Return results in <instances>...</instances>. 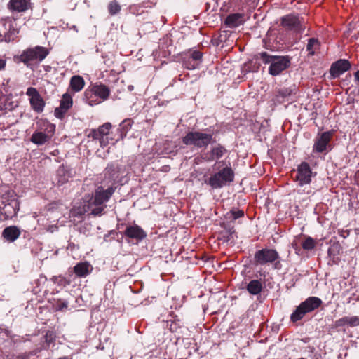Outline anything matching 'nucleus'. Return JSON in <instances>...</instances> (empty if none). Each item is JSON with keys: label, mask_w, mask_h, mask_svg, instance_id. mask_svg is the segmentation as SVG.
Wrapping results in <instances>:
<instances>
[{"label": "nucleus", "mask_w": 359, "mask_h": 359, "mask_svg": "<svg viewBox=\"0 0 359 359\" xmlns=\"http://www.w3.org/2000/svg\"><path fill=\"white\" fill-rule=\"evenodd\" d=\"M50 50L44 46H36L29 47L21 52L20 55L14 56L16 62H22L27 67L34 69L46 59Z\"/></svg>", "instance_id": "nucleus-1"}, {"label": "nucleus", "mask_w": 359, "mask_h": 359, "mask_svg": "<svg viewBox=\"0 0 359 359\" xmlns=\"http://www.w3.org/2000/svg\"><path fill=\"white\" fill-rule=\"evenodd\" d=\"M257 58L262 60L264 64H270L269 73L272 76H278L290 66L288 56L271 55L266 52L257 54Z\"/></svg>", "instance_id": "nucleus-2"}, {"label": "nucleus", "mask_w": 359, "mask_h": 359, "mask_svg": "<svg viewBox=\"0 0 359 359\" xmlns=\"http://www.w3.org/2000/svg\"><path fill=\"white\" fill-rule=\"evenodd\" d=\"M18 210L19 203L13 191L7 190L0 196V214L4 217V219L16 216Z\"/></svg>", "instance_id": "nucleus-3"}, {"label": "nucleus", "mask_w": 359, "mask_h": 359, "mask_svg": "<svg viewBox=\"0 0 359 359\" xmlns=\"http://www.w3.org/2000/svg\"><path fill=\"white\" fill-rule=\"evenodd\" d=\"M323 304L322 300L316 297H310L302 302L290 315V320L297 323L307 313L318 309Z\"/></svg>", "instance_id": "nucleus-4"}, {"label": "nucleus", "mask_w": 359, "mask_h": 359, "mask_svg": "<svg viewBox=\"0 0 359 359\" xmlns=\"http://www.w3.org/2000/svg\"><path fill=\"white\" fill-rule=\"evenodd\" d=\"M254 261L256 265L262 266L271 264L275 269L281 268L280 257L275 249L266 248L256 251Z\"/></svg>", "instance_id": "nucleus-5"}, {"label": "nucleus", "mask_w": 359, "mask_h": 359, "mask_svg": "<svg viewBox=\"0 0 359 359\" xmlns=\"http://www.w3.org/2000/svg\"><path fill=\"white\" fill-rule=\"evenodd\" d=\"M234 172L230 166H226L205 180L212 189H221L234 180Z\"/></svg>", "instance_id": "nucleus-6"}, {"label": "nucleus", "mask_w": 359, "mask_h": 359, "mask_svg": "<svg viewBox=\"0 0 359 359\" xmlns=\"http://www.w3.org/2000/svg\"><path fill=\"white\" fill-rule=\"evenodd\" d=\"M213 135L210 133H205L199 131L189 132L182 138V142L186 145H191L198 148L206 147L212 142Z\"/></svg>", "instance_id": "nucleus-7"}, {"label": "nucleus", "mask_w": 359, "mask_h": 359, "mask_svg": "<svg viewBox=\"0 0 359 359\" xmlns=\"http://www.w3.org/2000/svg\"><path fill=\"white\" fill-rule=\"evenodd\" d=\"M293 174H294V176H293L294 181L301 187L309 184L312 177L316 175L312 172L309 164L306 162H302L297 170H293Z\"/></svg>", "instance_id": "nucleus-8"}, {"label": "nucleus", "mask_w": 359, "mask_h": 359, "mask_svg": "<svg viewBox=\"0 0 359 359\" xmlns=\"http://www.w3.org/2000/svg\"><path fill=\"white\" fill-rule=\"evenodd\" d=\"M44 131H35L31 138L30 141L36 145H43L48 142L55 132V125L48 122H43V123Z\"/></svg>", "instance_id": "nucleus-9"}, {"label": "nucleus", "mask_w": 359, "mask_h": 359, "mask_svg": "<svg viewBox=\"0 0 359 359\" xmlns=\"http://www.w3.org/2000/svg\"><path fill=\"white\" fill-rule=\"evenodd\" d=\"M281 25L287 30L301 33L304 29L302 18L294 14H288L281 18Z\"/></svg>", "instance_id": "nucleus-10"}, {"label": "nucleus", "mask_w": 359, "mask_h": 359, "mask_svg": "<svg viewBox=\"0 0 359 359\" xmlns=\"http://www.w3.org/2000/svg\"><path fill=\"white\" fill-rule=\"evenodd\" d=\"M111 128L110 123H105L100 126L97 129L90 130L88 137H91L93 140H98L101 147H105L108 144V138L107 136L109 135Z\"/></svg>", "instance_id": "nucleus-11"}, {"label": "nucleus", "mask_w": 359, "mask_h": 359, "mask_svg": "<svg viewBox=\"0 0 359 359\" xmlns=\"http://www.w3.org/2000/svg\"><path fill=\"white\" fill-rule=\"evenodd\" d=\"M115 189L113 187H110L107 189H104L102 187H97L93 197L89 202L90 207L93 205H103L114 194Z\"/></svg>", "instance_id": "nucleus-12"}, {"label": "nucleus", "mask_w": 359, "mask_h": 359, "mask_svg": "<svg viewBox=\"0 0 359 359\" xmlns=\"http://www.w3.org/2000/svg\"><path fill=\"white\" fill-rule=\"evenodd\" d=\"M334 135V131L330 130L318 134L313 147V151L317 153H323L330 147V142Z\"/></svg>", "instance_id": "nucleus-13"}, {"label": "nucleus", "mask_w": 359, "mask_h": 359, "mask_svg": "<svg viewBox=\"0 0 359 359\" xmlns=\"http://www.w3.org/2000/svg\"><path fill=\"white\" fill-rule=\"evenodd\" d=\"M26 95L29 97V103L32 109L37 113H41L45 107V102L36 88L29 87Z\"/></svg>", "instance_id": "nucleus-14"}, {"label": "nucleus", "mask_w": 359, "mask_h": 359, "mask_svg": "<svg viewBox=\"0 0 359 359\" xmlns=\"http://www.w3.org/2000/svg\"><path fill=\"white\" fill-rule=\"evenodd\" d=\"M72 104L73 100L72 96L67 93L63 94L60 100V107H57L54 111L55 116L62 119L64 118L67 111L72 107Z\"/></svg>", "instance_id": "nucleus-15"}, {"label": "nucleus", "mask_w": 359, "mask_h": 359, "mask_svg": "<svg viewBox=\"0 0 359 359\" xmlns=\"http://www.w3.org/2000/svg\"><path fill=\"white\" fill-rule=\"evenodd\" d=\"M123 234L126 237L137 241H142L147 237V233L142 227L137 224L128 225Z\"/></svg>", "instance_id": "nucleus-16"}, {"label": "nucleus", "mask_w": 359, "mask_h": 359, "mask_svg": "<svg viewBox=\"0 0 359 359\" xmlns=\"http://www.w3.org/2000/svg\"><path fill=\"white\" fill-rule=\"evenodd\" d=\"M350 68L351 64L349 61L341 59L332 65L330 72L333 78H337L341 74L348 71Z\"/></svg>", "instance_id": "nucleus-17"}, {"label": "nucleus", "mask_w": 359, "mask_h": 359, "mask_svg": "<svg viewBox=\"0 0 359 359\" xmlns=\"http://www.w3.org/2000/svg\"><path fill=\"white\" fill-rule=\"evenodd\" d=\"M227 153V149L224 146L218 144L212 147L209 152H208L204 157L206 161H213L221 158L224 154Z\"/></svg>", "instance_id": "nucleus-18"}, {"label": "nucleus", "mask_w": 359, "mask_h": 359, "mask_svg": "<svg viewBox=\"0 0 359 359\" xmlns=\"http://www.w3.org/2000/svg\"><path fill=\"white\" fill-rule=\"evenodd\" d=\"M31 7L30 0H10L8 8L12 11L25 12Z\"/></svg>", "instance_id": "nucleus-19"}, {"label": "nucleus", "mask_w": 359, "mask_h": 359, "mask_svg": "<svg viewBox=\"0 0 359 359\" xmlns=\"http://www.w3.org/2000/svg\"><path fill=\"white\" fill-rule=\"evenodd\" d=\"M348 325L350 327L359 326V317L358 316H344L341 318L337 320L332 325L333 328H339Z\"/></svg>", "instance_id": "nucleus-20"}, {"label": "nucleus", "mask_w": 359, "mask_h": 359, "mask_svg": "<svg viewBox=\"0 0 359 359\" xmlns=\"http://www.w3.org/2000/svg\"><path fill=\"white\" fill-rule=\"evenodd\" d=\"M244 22V15L241 13H232L225 19L224 23L229 28H235Z\"/></svg>", "instance_id": "nucleus-21"}, {"label": "nucleus", "mask_w": 359, "mask_h": 359, "mask_svg": "<svg viewBox=\"0 0 359 359\" xmlns=\"http://www.w3.org/2000/svg\"><path fill=\"white\" fill-rule=\"evenodd\" d=\"M20 233V230L18 226H10L3 230L2 236L7 241L13 242L19 238Z\"/></svg>", "instance_id": "nucleus-22"}, {"label": "nucleus", "mask_w": 359, "mask_h": 359, "mask_svg": "<svg viewBox=\"0 0 359 359\" xmlns=\"http://www.w3.org/2000/svg\"><path fill=\"white\" fill-rule=\"evenodd\" d=\"M93 270L92 266L88 262H79L74 267V272L79 278L86 277Z\"/></svg>", "instance_id": "nucleus-23"}, {"label": "nucleus", "mask_w": 359, "mask_h": 359, "mask_svg": "<svg viewBox=\"0 0 359 359\" xmlns=\"http://www.w3.org/2000/svg\"><path fill=\"white\" fill-rule=\"evenodd\" d=\"M91 88H93V92H95L97 96L100 98L101 102L107 100L109 97L110 90L107 86L100 84L93 86Z\"/></svg>", "instance_id": "nucleus-24"}, {"label": "nucleus", "mask_w": 359, "mask_h": 359, "mask_svg": "<svg viewBox=\"0 0 359 359\" xmlns=\"http://www.w3.org/2000/svg\"><path fill=\"white\" fill-rule=\"evenodd\" d=\"M84 100L90 106L97 105L101 103V100L93 92L92 88H88L84 92Z\"/></svg>", "instance_id": "nucleus-25"}, {"label": "nucleus", "mask_w": 359, "mask_h": 359, "mask_svg": "<svg viewBox=\"0 0 359 359\" xmlns=\"http://www.w3.org/2000/svg\"><path fill=\"white\" fill-rule=\"evenodd\" d=\"M70 87L74 92L81 91L85 85L84 80L81 76H73L70 79Z\"/></svg>", "instance_id": "nucleus-26"}, {"label": "nucleus", "mask_w": 359, "mask_h": 359, "mask_svg": "<svg viewBox=\"0 0 359 359\" xmlns=\"http://www.w3.org/2000/svg\"><path fill=\"white\" fill-rule=\"evenodd\" d=\"M4 33L6 35L7 43L13 41L17 37L19 33L18 29L15 28L11 23L8 24V25L6 24H4Z\"/></svg>", "instance_id": "nucleus-27"}, {"label": "nucleus", "mask_w": 359, "mask_h": 359, "mask_svg": "<svg viewBox=\"0 0 359 359\" xmlns=\"http://www.w3.org/2000/svg\"><path fill=\"white\" fill-rule=\"evenodd\" d=\"M262 290V285L258 280H253L250 281L247 285V290L248 292L253 295H257L261 292Z\"/></svg>", "instance_id": "nucleus-28"}, {"label": "nucleus", "mask_w": 359, "mask_h": 359, "mask_svg": "<svg viewBox=\"0 0 359 359\" xmlns=\"http://www.w3.org/2000/svg\"><path fill=\"white\" fill-rule=\"evenodd\" d=\"M148 3H144L142 4H134L129 7V11L130 13L135 15H142L147 14L148 15V11H145L144 8L151 7V6H146Z\"/></svg>", "instance_id": "nucleus-29"}, {"label": "nucleus", "mask_w": 359, "mask_h": 359, "mask_svg": "<svg viewBox=\"0 0 359 359\" xmlns=\"http://www.w3.org/2000/svg\"><path fill=\"white\" fill-rule=\"evenodd\" d=\"M53 309L56 311L65 312L68 309V301L64 299H54Z\"/></svg>", "instance_id": "nucleus-30"}, {"label": "nucleus", "mask_w": 359, "mask_h": 359, "mask_svg": "<svg viewBox=\"0 0 359 359\" xmlns=\"http://www.w3.org/2000/svg\"><path fill=\"white\" fill-rule=\"evenodd\" d=\"M118 172L119 168L113 163L108 164L104 170L105 175H107L111 179L117 177Z\"/></svg>", "instance_id": "nucleus-31"}, {"label": "nucleus", "mask_w": 359, "mask_h": 359, "mask_svg": "<svg viewBox=\"0 0 359 359\" xmlns=\"http://www.w3.org/2000/svg\"><path fill=\"white\" fill-rule=\"evenodd\" d=\"M133 123V121L131 118H126L121 122L119 128L121 133V138H123L126 136L127 133L130 129Z\"/></svg>", "instance_id": "nucleus-32"}, {"label": "nucleus", "mask_w": 359, "mask_h": 359, "mask_svg": "<svg viewBox=\"0 0 359 359\" xmlns=\"http://www.w3.org/2000/svg\"><path fill=\"white\" fill-rule=\"evenodd\" d=\"M320 43L318 40L315 38H311L308 41L306 50L309 52L310 55H314L316 50L318 49Z\"/></svg>", "instance_id": "nucleus-33"}, {"label": "nucleus", "mask_w": 359, "mask_h": 359, "mask_svg": "<svg viewBox=\"0 0 359 359\" xmlns=\"http://www.w3.org/2000/svg\"><path fill=\"white\" fill-rule=\"evenodd\" d=\"M244 216V211L238 209H232L226 213V218L234 221Z\"/></svg>", "instance_id": "nucleus-34"}, {"label": "nucleus", "mask_w": 359, "mask_h": 359, "mask_svg": "<svg viewBox=\"0 0 359 359\" xmlns=\"http://www.w3.org/2000/svg\"><path fill=\"white\" fill-rule=\"evenodd\" d=\"M315 241L310 236L306 238L305 241L302 243L303 249L306 250H311L316 246Z\"/></svg>", "instance_id": "nucleus-35"}, {"label": "nucleus", "mask_w": 359, "mask_h": 359, "mask_svg": "<svg viewBox=\"0 0 359 359\" xmlns=\"http://www.w3.org/2000/svg\"><path fill=\"white\" fill-rule=\"evenodd\" d=\"M108 11L110 15H114L121 11V6L116 1H111L108 5Z\"/></svg>", "instance_id": "nucleus-36"}, {"label": "nucleus", "mask_w": 359, "mask_h": 359, "mask_svg": "<svg viewBox=\"0 0 359 359\" xmlns=\"http://www.w3.org/2000/svg\"><path fill=\"white\" fill-rule=\"evenodd\" d=\"M183 65L188 69H194L198 67L196 62H194L190 57H184Z\"/></svg>", "instance_id": "nucleus-37"}, {"label": "nucleus", "mask_w": 359, "mask_h": 359, "mask_svg": "<svg viewBox=\"0 0 359 359\" xmlns=\"http://www.w3.org/2000/svg\"><path fill=\"white\" fill-rule=\"evenodd\" d=\"M105 206L103 205H93L91 207L89 206V208L91 210V214L93 215H100L104 211Z\"/></svg>", "instance_id": "nucleus-38"}, {"label": "nucleus", "mask_w": 359, "mask_h": 359, "mask_svg": "<svg viewBox=\"0 0 359 359\" xmlns=\"http://www.w3.org/2000/svg\"><path fill=\"white\" fill-rule=\"evenodd\" d=\"M203 54L198 50L193 51L191 55L189 56L191 58L194 62H196L198 65L199 62L201 61Z\"/></svg>", "instance_id": "nucleus-39"}, {"label": "nucleus", "mask_w": 359, "mask_h": 359, "mask_svg": "<svg viewBox=\"0 0 359 359\" xmlns=\"http://www.w3.org/2000/svg\"><path fill=\"white\" fill-rule=\"evenodd\" d=\"M55 283H57L60 285H67L69 284V282L65 278L59 276V277H53V278Z\"/></svg>", "instance_id": "nucleus-40"}, {"label": "nucleus", "mask_w": 359, "mask_h": 359, "mask_svg": "<svg viewBox=\"0 0 359 359\" xmlns=\"http://www.w3.org/2000/svg\"><path fill=\"white\" fill-rule=\"evenodd\" d=\"M292 93V90L288 88H283L279 90L278 94L280 96L283 97H287L290 96Z\"/></svg>", "instance_id": "nucleus-41"}, {"label": "nucleus", "mask_w": 359, "mask_h": 359, "mask_svg": "<svg viewBox=\"0 0 359 359\" xmlns=\"http://www.w3.org/2000/svg\"><path fill=\"white\" fill-rule=\"evenodd\" d=\"M45 337L46 342L50 343L53 340L52 333L50 332H47Z\"/></svg>", "instance_id": "nucleus-42"}, {"label": "nucleus", "mask_w": 359, "mask_h": 359, "mask_svg": "<svg viewBox=\"0 0 359 359\" xmlns=\"http://www.w3.org/2000/svg\"><path fill=\"white\" fill-rule=\"evenodd\" d=\"M6 62L5 60L0 58V71L5 69Z\"/></svg>", "instance_id": "nucleus-43"}, {"label": "nucleus", "mask_w": 359, "mask_h": 359, "mask_svg": "<svg viewBox=\"0 0 359 359\" xmlns=\"http://www.w3.org/2000/svg\"><path fill=\"white\" fill-rule=\"evenodd\" d=\"M7 42V39L6 38V35L4 32H0V42Z\"/></svg>", "instance_id": "nucleus-44"}, {"label": "nucleus", "mask_w": 359, "mask_h": 359, "mask_svg": "<svg viewBox=\"0 0 359 359\" xmlns=\"http://www.w3.org/2000/svg\"><path fill=\"white\" fill-rule=\"evenodd\" d=\"M339 234L343 238H346L348 235V231L341 230V231H339Z\"/></svg>", "instance_id": "nucleus-45"}, {"label": "nucleus", "mask_w": 359, "mask_h": 359, "mask_svg": "<svg viewBox=\"0 0 359 359\" xmlns=\"http://www.w3.org/2000/svg\"><path fill=\"white\" fill-rule=\"evenodd\" d=\"M65 173V168L63 167H60V168L57 170V175H61Z\"/></svg>", "instance_id": "nucleus-46"}, {"label": "nucleus", "mask_w": 359, "mask_h": 359, "mask_svg": "<svg viewBox=\"0 0 359 359\" xmlns=\"http://www.w3.org/2000/svg\"><path fill=\"white\" fill-rule=\"evenodd\" d=\"M170 330L172 332H175L176 330V324L175 323H172L170 325Z\"/></svg>", "instance_id": "nucleus-47"}, {"label": "nucleus", "mask_w": 359, "mask_h": 359, "mask_svg": "<svg viewBox=\"0 0 359 359\" xmlns=\"http://www.w3.org/2000/svg\"><path fill=\"white\" fill-rule=\"evenodd\" d=\"M354 76L356 80L359 82V70L355 73Z\"/></svg>", "instance_id": "nucleus-48"}, {"label": "nucleus", "mask_w": 359, "mask_h": 359, "mask_svg": "<svg viewBox=\"0 0 359 359\" xmlns=\"http://www.w3.org/2000/svg\"><path fill=\"white\" fill-rule=\"evenodd\" d=\"M67 181V180L65 177H63V178H61L59 180V182H60L61 184H64Z\"/></svg>", "instance_id": "nucleus-49"}, {"label": "nucleus", "mask_w": 359, "mask_h": 359, "mask_svg": "<svg viewBox=\"0 0 359 359\" xmlns=\"http://www.w3.org/2000/svg\"><path fill=\"white\" fill-rule=\"evenodd\" d=\"M292 247H293L296 250H299V249H298V246H297V243H292Z\"/></svg>", "instance_id": "nucleus-50"}, {"label": "nucleus", "mask_w": 359, "mask_h": 359, "mask_svg": "<svg viewBox=\"0 0 359 359\" xmlns=\"http://www.w3.org/2000/svg\"><path fill=\"white\" fill-rule=\"evenodd\" d=\"M58 359H70V358H69V357H67V356H64V357H60Z\"/></svg>", "instance_id": "nucleus-51"}, {"label": "nucleus", "mask_w": 359, "mask_h": 359, "mask_svg": "<svg viewBox=\"0 0 359 359\" xmlns=\"http://www.w3.org/2000/svg\"><path fill=\"white\" fill-rule=\"evenodd\" d=\"M306 193V194H311V189L307 190Z\"/></svg>", "instance_id": "nucleus-52"}, {"label": "nucleus", "mask_w": 359, "mask_h": 359, "mask_svg": "<svg viewBox=\"0 0 359 359\" xmlns=\"http://www.w3.org/2000/svg\"><path fill=\"white\" fill-rule=\"evenodd\" d=\"M298 192H299V194H302L303 193L300 190H299Z\"/></svg>", "instance_id": "nucleus-53"}]
</instances>
